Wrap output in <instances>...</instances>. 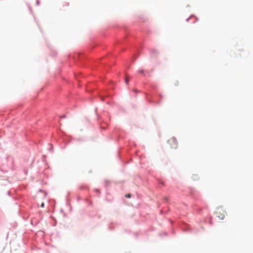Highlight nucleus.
<instances>
[{
	"label": "nucleus",
	"mask_w": 253,
	"mask_h": 253,
	"mask_svg": "<svg viewBox=\"0 0 253 253\" xmlns=\"http://www.w3.org/2000/svg\"><path fill=\"white\" fill-rule=\"evenodd\" d=\"M126 198H130V197H131V194H126Z\"/></svg>",
	"instance_id": "nucleus-5"
},
{
	"label": "nucleus",
	"mask_w": 253,
	"mask_h": 253,
	"mask_svg": "<svg viewBox=\"0 0 253 253\" xmlns=\"http://www.w3.org/2000/svg\"><path fill=\"white\" fill-rule=\"evenodd\" d=\"M44 203H42V204H41V207H42V208H43V207H44Z\"/></svg>",
	"instance_id": "nucleus-6"
},
{
	"label": "nucleus",
	"mask_w": 253,
	"mask_h": 253,
	"mask_svg": "<svg viewBox=\"0 0 253 253\" xmlns=\"http://www.w3.org/2000/svg\"><path fill=\"white\" fill-rule=\"evenodd\" d=\"M129 80V78L128 77H126L125 82L126 84H128Z\"/></svg>",
	"instance_id": "nucleus-3"
},
{
	"label": "nucleus",
	"mask_w": 253,
	"mask_h": 253,
	"mask_svg": "<svg viewBox=\"0 0 253 253\" xmlns=\"http://www.w3.org/2000/svg\"><path fill=\"white\" fill-rule=\"evenodd\" d=\"M138 72H139V73H141V74H143V73H144V70H142V69L139 70L138 71Z\"/></svg>",
	"instance_id": "nucleus-4"
},
{
	"label": "nucleus",
	"mask_w": 253,
	"mask_h": 253,
	"mask_svg": "<svg viewBox=\"0 0 253 253\" xmlns=\"http://www.w3.org/2000/svg\"><path fill=\"white\" fill-rule=\"evenodd\" d=\"M168 144L171 149H176L177 147V141L174 137L169 138L168 141Z\"/></svg>",
	"instance_id": "nucleus-1"
},
{
	"label": "nucleus",
	"mask_w": 253,
	"mask_h": 253,
	"mask_svg": "<svg viewBox=\"0 0 253 253\" xmlns=\"http://www.w3.org/2000/svg\"><path fill=\"white\" fill-rule=\"evenodd\" d=\"M215 214L220 219H223L225 217V211L221 209H218L215 212Z\"/></svg>",
	"instance_id": "nucleus-2"
}]
</instances>
